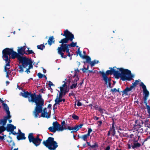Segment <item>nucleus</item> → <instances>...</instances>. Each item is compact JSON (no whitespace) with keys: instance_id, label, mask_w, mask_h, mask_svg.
Returning <instances> with one entry per match:
<instances>
[{"instance_id":"obj_45","label":"nucleus","mask_w":150,"mask_h":150,"mask_svg":"<svg viewBox=\"0 0 150 150\" xmlns=\"http://www.w3.org/2000/svg\"><path fill=\"white\" fill-rule=\"evenodd\" d=\"M28 50H27V52H28V53H27V54H35V53L32 50H29V48H27Z\"/></svg>"},{"instance_id":"obj_31","label":"nucleus","mask_w":150,"mask_h":150,"mask_svg":"<svg viewBox=\"0 0 150 150\" xmlns=\"http://www.w3.org/2000/svg\"><path fill=\"white\" fill-rule=\"evenodd\" d=\"M6 113L7 115L4 117L5 118V119L7 121V120L8 119H10L11 118V116L10 115V112H7Z\"/></svg>"},{"instance_id":"obj_25","label":"nucleus","mask_w":150,"mask_h":150,"mask_svg":"<svg viewBox=\"0 0 150 150\" xmlns=\"http://www.w3.org/2000/svg\"><path fill=\"white\" fill-rule=\"evenodd\" d=\"M141 145L138 142L134 143L133 144V145L132 146V147L133 149H134L135 148H137L138 147H140Z\"/></svg>"},{"instance_id":"obj_32","label":"nucleus","mask_w":150,"mask_h":150,"mask_svg":"<svg viewBox=\"0 0 150 150\" xmlns=\"http://www.w3.org/2000/svg\"><path fill=\"white\" fill-rule=\"evenodd\" d=\"M5 131V127L3 126H0V134L2 133V132Z\"/></svg>"},{"instance_id":"obj_7","label":"nucleus","mask_w":150,"mask_h":150,"mask_svg":"<svg viewBox=\"0 0 150 150\" xmlns=\"http://www.w3.org/2000/svg\"><path fill=\"white\" fill-rule=\"evenodd\" d=\"M99 73L102 75L103 79L104 81L105 84L107 85L109 82L111 81V78L108 77V76L110 74L108 73L107 71H106L105 73L103 71H99Z\"/></svg>"},{"instance_id":"obj_18","label":"nucleus","mask_w":150,"mask_h":150,"mask_svg":"<svg viewBox=\"0 0 150 150\" xmlns=\"http://www.w3.org/2000/svg\"><path fill=\"white\" fill-rule=\"evenodd\" d=\"M134 129H139L142 127L140 122L138 120L135 121V124L134 125Z\"/></svg>"},{"instance_id":"obj_42","label":"nucleus","mask_w":150,"mask_h":150,"mask_svg":"<svg viewBox=\"0 0 150 150\" xmlns=\"http://www.w3.org/2000/svg\"><path fill=\"white\" fill-rule=\"evenodd\" d=\"M37 76H38L39 79L42 78L43 76H45V75L43 74L40 73H38L37 74Z\"/></svg>"},{"instance_id":"obj_54","label":"nucleus","mask_w":150,"mask_h":150,"mask_svg":"<svg viewBox=\"0 0 150 150\" xmlns=\"http://www.w3.org/2000/svg\"><path fill=\"white\" fill-rule=\"evenodd\" d=\"M65 87L67 88V83H64V84L62 85V86L60 87V89H64V88Z\"/></svg>"},{"instance_id":"obj_49","label":"nucleus","mask_w":150,"mask_h":150,"mask_svg":"<svg viewBox=\"0 0 150 150\" xmlns=\"http://www.w3.org/2000/svg\"><path fill=\"white\" fill-rule=\"evenodd\" d=\"M139 82V81L138 80H136L134 82L132 83V85L135 87L138 84Z\"/></svg>"},{"instance_id":"obj_9","label":"nucleus","mask_w":150,"mask_h":150,"mask_svg":"<svg viewBox=\"0 0 150 150\" xmlns=\"http://www.w3.org/2000/svg\"><path fill=\"white\" fill-rule=\"evenodd\" d=\"M11 55V57L12 59H14L16 58L18 61L19 60L22 56L19 55L18 52L17 53L16 52L14 51L13 49L12 50Z\"/></svg>"},{"instance_id":"obj_34","label":"nucleus","mask_w":150,"mask_h":150,"mask_svg":"<svg viewBox=\"0 0 150 150\" xmlns=\"http://www.w3.org/2000/svg\"><path fill=\"white\" fill-rule=\"evenodd\" d=\"M112 127H110V129L109 130L110 131H112V130L115 129V127L114 126V125L115 124V122L114 121V120L113 119H112Z\"/></svg>"},{"instance_id":"obj_58","label":"nucleus","mask_w":150,"mask_h":150,"mask_svg":"<svg viewBox=\"0 0 150 150\" xmlns=\"http://www.w3.org/2000/svg\"><path fill=\"white\" fill-rule=\"evenodd\" d=\"M98 110L101 113H102V114H103V113H104V112H103V110H104L101 108H99L98 109Z\"/></svg>"},{"instance_id":"obj_44","label":"nucleus","mask_w":150,"mask_h":150,"mask_svg":"<svg viewBox=\"0 0 150 150\" xmlns=\"http://www.w3.org/2000/svg\"><path fill=\"white\" fill-rule=\"evenodd\" d=\"M67 125H64L63 126H61V129L60 130V131H62L64 129H67Z\"/></svg>"},{"instance_id":"obj_64","label":"nucleus","mask_w":150,"mask_h":150,"mask_svg":"<svg viewBox=\"0 0 150 150\" xmlns=\"http://www.w3.org/2000/svg\"><path fill=\"white\" fill-rule=\"evenodd\" d=\"M48 85L49 86L50 88H51V86H54V85L53 84L52 82L50 81H49Z\"/></svg>"},{"instance_id":"obj_62","label":"nucleus","mask_w":150,"mask_h":150,"mask_svg":"<svg viewBox=\"0 0 150 150\" xmlns=\"http://www.w3.org/2000/svg\"><path fill=\"white\" fill-rule=\"evenodd\" d=\"M13 134L14 135H15L16 134H18V133H16L15 132H14V130H13V131L11 132L10 133H9V134Z\"/></svg>"},{"instance_id":"obj_36","label":"nucleus","mask_w":150,"mask_h":150,"mask_svg":"<svg viewBox=\"0 0 150 150\" xmlns=\"http://www.w3.org/2000/svg\"><path fill=\"white\" fill-rule=\"evenodd\" d=\"M48 129L50 130V131L52 132L55 133L56 132V131L54 129L53 127H50L48 128Z\"/></svg>"},{"instance_id":"obj_53","label":"nucleus","mask_w":150,"mask_h":150,"mask_svg":"<svg viewBox=\"0 0 150 150\" xmlns=\"http://www.w3.org/2000/svg\"><path fill=\"white\" fill-rule=\"evenodd\" d=\"M7 66H6V64L4 67V71L6 72H8L7 70H9L10 69V68H8L7 67Z\"/></svg>"},{"instance_id":"obj_12","label":"nucleus","mask_w":150,"mask_h":150,"mask_svg":"<svg viewBox=\"0 0 150 150\" xmlns=\"http://www.w3.org/2000/svg\"><path fill=\"white\" fill-rule=\"evenodd\" d=\"M28 139L29 142H32L36 146H38L40 145L42 140V139L37 140L29 138H28Z\"/></svg>"},{"instance_id":"obj_38","label":"nucleus","mask_w":150,"mask_h":150,"mask_svg":"<svg viewBox=\"0 0 150 150\" xmlns=\"http://www.w3.org/2000/svg\"><path fill=\"white\" fill-rule=\"evenodd\" d=\"M77 44V42H71V43L70 44H68L69 45V47H74L76 46V45Z\"/></svg>"},{"instance_id":"obj_60","label":"nucleus","mask_w":150,"mask_h":150,"mask_svg":"<svg viewBox=\"0 0 150 150\" xmlns=\"http://www.w3.org/2000/svg\"><path fill=\"white\" fill-rule=\"evenodd\" d=\"M88 55H82V54L81 55V56L80 57H81L83 59H86L87 57H88Z\"/></svg>"},{"instance_id":"obj_6","label":"nucleus","mask_w":150,"mask_h":150,"mask_svg":"<svg viewBox=\"0 0 150 150\" xmlns=\"http://www.w3.org/2000/svg\"><path fill=\"white\" fill-rule=\"evenodd\" d=\"M19 61V63L22 64V66L24 68H27L28 67L30 68L33 66V62L31 59H29L26 57L22 56Z\"/></svg>"},{"instance_id":"obj_33","label":"nucleus","mask_w":150,"mask_h":150,"mask_svg":"<svg viewBox=\"0 0 150 150\" xmlns=\"http://www.w3.org/2000/svg\"><path fill=\"white\" fill-rule=\"evenodd\" d=\"M37 47L38 49L42 50L45 47V46L43 44H41L37 46Z\"/></svg>"},{"instance_id":"obj_52","label":"nucleus","mask_w":150,"mask_h":150,"mask_svg":"<svg viewBox=\"0 0 150 150\" xmlns=\"http://www.w3.org/2000/svg\"><path fill=\"white\" fill-rule=\"evenodd\" d=\"M132 143H131L129 141L128 142V143L127 144V145L128 146V149H130L131 148V145H132Z\"/></svg>"},{"instance_id":"obj_3","label":"nucleus","mask_w":150,"mask_h":150,"mask_svg":"<svg viewBox=\"0 0 150 150\" xmlns=\"http://www.w3.org/2000/svg\"><path fill=\"white\" fill-rule=\"evenodd\" d=\"M54 138L49 137L46 140L44 141L42 144L50 150H54L58 146L57 145V143L54 140Z\"/></svg>"},{"instance_id":"obj_59","label":"nucleus","mask_w":150,"mask_h":150,"mask_svg":"<svg viewBox=\"0 0 150 150\" xmlns=\"http://www.w3.org/2000/svg\"><path fill=\"white\" fill-rule=\"evenodd\" d=\"M67 129L69 130H74V127L68 126L67 127Z\"/></svg>"},{"instance_id":"obj_16","label":"nucleus","mask_w":150,"mask_h":150,"mask_svg":"<svg viewBox=\"0 0 150 150\" xmlns=\"http://www.w3.org/2000/svg\"><path fill=\"white\" fill-rule=\"evenodd\" d=\"M53 125L55 130L60 131L61 125L59 124L57 121L54 122L53 123Z\"/></svg>"},{"instance_id":"obj_57","label":"nucleus","mask_w":150,"mask_h":150,"mask_svg":"<svg viewBox=\"0 0 150 150\" xmlns=\"http://www.w3.org/2000/svg\"><path fill=\"white\" fill-rule=\"evenodd\" d=\"M57 104L56 103H55L54 105L53 106V110L54 111H55V109H57V106H56Z\"/></svg>"},{"instance_id":"obj_26","label":"nucleus","mask_w":150,"mask_h":150,"mask_svg":"<svg viewBox=\"0 0 150 150\" xmlns=\"http://www.w3.org/2000/svg\"><path fill=\"white\" fill-rule=\"evenodd\" d=\"M8 137L10 139V140H7V142H8L9 144L11 143H12V146H15V143L13 141L12 138L10 136H8Z\"/></svg>"},{"instance_id":"obj_46","label":"nucleus","mask_w":150,"mask_h":150,"mask_svg":"<svg viewBox=\"0 0 150 150\" xmlns=\"http://www.w3.org/2000/svg\"><path fill=\"white\" fill-rule=\"evenodd\" d=\"M79 78L78 77V75L76 76V78L74 80L72 81V82L73 83H77V82L79 80Z\"/></svg>"},{"instance_id":"obj_55","label":"nucleus","mask_w":150,"mask_h":150,"mask_svg":"<svg viewBox=\"0 0 150 150\" xmlns=\"http://www.w3.org/2000/svg\"><path fill=\"white\" fill-rule=\"evenodd\" d=\"M97 123L98 124V126L100 127L102 124V122L101 120L98 121L97 122Z\"/></svg>"},{"instance_id":"obj_19","label":"nucleus","mask_w":150,"mask_h":150,"mask_svg":"<svg viewBox=\"0 0 150 150\" xmlns=\"http://www.w3.org/2000/svg\"><path fill=\"white\" fill-rule=\"evenodd\" d=\"M2 57L3 58H5L4 60L6 63V66H10V63L11 62V60H10L11 57H8V56H6V57L2 56Z\"/></svg>"},{"instance_id":"obj_47","label":"nucleus","mask_w":150,"mask_h":150,"mask_svg":"<svg viewBox=\"0 0 150 150\" xmlns=\"http://www.w3.org/2000/svg\"><path fill=\"white\" fill-rule=\"evenodd\" d=\"M88 137L85 135L82 136L81 138L84 141H87Z\"/></svg>"},{"instance_id":"obj_30","label":"nucleus","mask_w":150,"mask_h":150,"mask_svg":"<svg viewBox=\"0 0 150 150\" xmlns=\"http://www.w3.org/2000/svg\"><path fill=\"white\" fill-rule=\"evenodd\" d=\"M91 58L89 56H88L87 58L86 59V61L83 62V63L85 64L86 63H87L90 64L91 62Z\"/></svg>"},{"instance_id":"obj_17","label":"nucleus","mask_w":150,"mask_h":150,"mask_svg":"<svg viewBox=\"0 0 150 150\" xmlns=\"http://www.w3.org/2000/svg\"><path fill=\"white\" fill-rule=\"evenodd\" d=\"M26 138L25 136V134L22 132H19L17 136V139L18 140H25Z\"/></svg>"},{"instance_id":"obj_1","label":"nucleus","mask_w":150,"mask_h":150,"mask_svg":"<svg viewBox=\"0 0 150 150\" xmlns=\"http://www.w3.org/2000/svg\"><path fill=\"white\" fill-rule=\"evenodd\" d=\"M109 70L107 71L108 73L110 75L113 74L117 79L120 77L122 81H130L134 77L131 71L127 69H125L122 68H117L116 67H109Z\"/></svg>"},{"instance_id":"obj_37","label":"nucleus","mask_w":150,"mask_h":150,"mask_svg":"<svg viewBox=\"0 0 150 150\" xmlns=\"http://www.w3.org/2000/svg\"><path fill=\"white\" fill-rule=\"evenodd\" d=\"M72 117L74 120H78L79 119V117L74 114H72Z\"/></svg>"},{"instance_id":"obj_21","label":"nucleus","mask_w":150,"mask_h":150,"mask_svg":"<svg viewBox=\"0 0 150 150\" xmlns=\"http://www.w3.org/2000/svg\"><path fill=\"white\" fill-rule=\"evenodd\" d=\"M28 138H31L33 139H35L37 140L41 139L39 138L38 135H37L36 137H35L33 135V133H30L29 134Z\"/></svg>"},{"instance_id":"obj_8","label":"nucleus","mask_w":150,"mask_h":150,"mask_svg":"<svg viewBox=\"0 0 150 150\" xmlns=\"http://www.w3.org/2000/svg\"><path fill=\"white\" fill-rule=\"evenodd\" d=\"M21 94L23 97L28 98V100H29V99H32L33 93H32L31 92H29L27 91H24L23 92H21Z\"/></svg>"},{"instance_id":"obj_43","label":"nucleus","mask_w":150,"mask_h":150,"mask_svg":"<svg viewBox=\"0 0 150 150\" xmlns=\"http://www.w3.org/2000/svg\"><path fill=\"white\" fill-rule=\"evenodd\" d=\"M19 68L20 69V70H19V72H23V66H22V65H19Z\"/></svg>"},{"instance_id":"obj_5","label":"nucleus","mask_w":150,"mask_h":150,"mask_svg":"<svg viewBox=\"0 0 150 150\" xmlns=\"http://www.w3.org/2000/svg\"><path fill=\"white\" fill-rule=\"evenodd\" d=\"M60 47H58L57 50L58 54L61 55V57L62 58H65L67 57V55L64 56L63 52H68L69 51V45L68 44H65V45L61 44L59 45Z\"/></svg>"},{"instance_id":"obj_48","label":"nucleus","mask_w":150,"mask_h":150,"mask_svg":"<svg viewBox=\"0 0 150 150\" xmlns=\"http://www.w3.org/2000/svg\"><path fill=\"white\" fill-rule=\"evenodd\" d=\"M75 71L74 72V75L72 76L73 78H74L77 75V71L78 72H79V70L78 69H75Z\"/></svg>"},{"instance_id":"obj_4","label":"nucleus","mask_w":150,"mask_h":150,"mask_svg":"<svg viewBox=\"0 0 150 150\" xmlns=\"http://www.w3.org/2000/svg\"><path fill=\"white\" fill-rule=\"evenodd\" d=\"M64 36H65V38L61 39L59 42V43H62L61 44H67L69 40L72 41L73 39L74 38V35L67 30H66L64 31Z\"/></svg>"},{"instance_id":"obj_41","label":"nucleus","mask_w":150,"mask_h":150,"mask_svg":"<svg viewBox=\"0 0 150 150\" xmlns=\"http://www.w3.org/2000/svg\"><path fill=\"white\" fill-rule=\"evenodd\" d=\"M33 66L31 68H29V67H28L27 68H25L26 69V70L25 71V72H26L27 74H28L30 72V69H32L33 68Z\"/></svg>"},{"instance_id":"obj_20","label":"nucleus","mask_w":150,"mask_h":150,"mask_svg":"<svg viewBox=\"0 0 150 150\" xmlns=\"http://www.w3.org/2000/svg\"><path fill=\"white\" fill-rule=\"evenodd\" d=\"M55 40L53 36H51L49 38L47 42L49 45L51 46L52 43H54Z\"/></svg>"},{"instance_id":"obj_35","label":"nucleus","mask_w":150,"mask_h":150,"mask_svg":"<svg viewBox=\"0 0 150 150\" xmlns=\"http://www.w3.org/2000/svg\"><path fill=\"white\" fill-rule=\"evenodd\" d=\"M77 83H74L70 86V89H72L73 88H75L77 87Z\"/></svg>"},{"instance_id":"obj_63","label":"nucleus","mask_w":150,"mask_h":150,"mask_svg":"<svg viewBox=\"0 0 150 150\" xmlns=\"http://www.w3.org/2000/svg\"><path fill=\"white\" fill-rule=\"evenodd\" d=\"M135 87L132 85L129 88L128 87V89L129 91H131Z\"/></svg>"},{"instance_id":"obj_56","label":"nucleus","mask_w":150,"mask_h":150,"mask_svg":"<svg viewBox=\"0 0 150 150\" xmlns=\"http://www.w3.org/2000/svg\"><path fill=\"white\" fill-rule=\"evenodd\" d=\"M64 95H66L67 93L69 91V89H67L66 88L65 89H64Z\"/></svg>"},{"instance_id":"obj_14","label":"nucleus","mask_w":150,"mask_h":150,"mask_svg":"<svg viewBox=\"0 0 150 150\" xmlns=\"http://www.w3.org/2000/svg\"><path fill=\"white\" fill-rule=\"evenodd\" d=\"M16 127L14 126L13 125L8 124L6 127H5V130H6L8 132H11L16 129Z\"/></svg>"},{"instance_id":"obj_15","label":"nucleus","mask_w":150,"mask_h":150,"mask_svg":"<svg viewBox=\"0 0 150 150\" xmlns=\"http://www.w3.org/2000/svg\"><path fill=\"white\" fill-rule=\"evenodd\" d=\"M140 86H142L143 90L144 95H149V92L147 90L146 86L144 84L143 82H141Z\"/></svg>"},{"instance_id":"obj_2","label":"nucleus","mask_w":150,"mask_h":150,"mask_svg":"<svg viewBox=\"0 0 150 150\" xmlns=\"http://www.w3.org/2000/svg\"><path fill=\"white\" fill-rule=\"evenodd\" d=\"M30 102L35 103L36 106L33 111V114L35 117H40L39 113L42 111V106L44 105V100L42 98L40 93L37 96L35 93H33L32 98L29 99Z\"/></svg>"},{"instance_id":"obj_27","label":"nucleus","mask_w":150,"mask_h":150,"mask_svg":"<svg viewBox=\"0 0 150 150\" xmlns=\"http://www.w3.org/2000/svg\"><path fill=\"white\" fill-rule=\"evenodd\" d=\"M99 62V61L97 60L96 61L95 60L91 62L90 64L91 67H93L95 64H98Z\"/></svg>"},{"instance_id":"obj_22","label":"nucleus","mask_w":150,"mask_h":150,"mask_svg":"<svg viewBox=\"0 0 150 150\" xmlns=\"http://www.w3.org/2000/svg\"><path fill=\"white\" fill-rule=\"evenodd\" d=\"M7 121L4 117L2 119H1L0 120V125H2V126H5L7 123Z\"/></svg>"},{"instance_id":"obj_24","label":"nucleus","mask_w":150,"mask_h":150,"mask_svg":"<svg viewBox=\"0 0 150 150\" xmlns=\"http://www.w3.org/2000/svg\"><path fill=\"white\" fill-rule=\"evenodd\" d=\"M2 104L3 106L4 110L6 111V112H10L9 107L6 104L3 103Z\"/></svg>"},{"instance_id":"obj_50","label":"nucleus","mask_w":150,"mask_h":150,"mask_svg":"<svg viewBox=\"0 0 150 150\" xmlns=\"http://www.w3.org/2000/svg\"><path fill=\"white\" fill-rule=\"evenodd\" d=\"M80 129L79 125H76L74 127V130H76L77 131L79 130Z\"/></svg>"},{"instance_id":"obj_29","label":"nucleus","mask_w":150,"mask_h":150,"mask_svg":"<svg viewBox=\"0 0 150 150\" xmlns=\"http://www.w3.org/2000/svg\"><path fill=\"white\" fill-rule=\"evenodd\" d=\"M144 104H145L146 105H147L146 100H147L148 98V97L149 95H144Z\"/></svg>"},{"instance_id":"obj_13","label":"nucleus","mask_w":150,"mask_h":150,"mask_svg":"<svg viewBox=\"0 0 150 150\" xmlns=\"http://www.w3.org/2000/svg\"><path fill=\"white\" fill-rule=\"evenodd\" d=\"M26 47V46H23V47H18V52L19 55L22 56L24 54H27V53H26L25 51Z\"/></svg>"},{"instance_id":"obj_51","label":"nucleus","mask_w":150,"mask_h":150,"mask_svg":"<svg viewBox=\"0 0 150 150\" xmlns=\"http://www.w3.org/2000/svg\"><path fill=\"white\" fill-rule=\"evenodd\" d=\"M98 147V144L96 143H95L94 144L91 145V147L92 148H93L95 147Z\"/></svg>"},{"instance_id":"obj_61","label":"nucleus","mask_w":150,"mask_h":150,"mask_svg":"<svg viewBox=\"0 0 150 150\" xmlns=\"http://www.w3.org/2000/svg\"><path fill=\"white\" fill-rule=\"evenodd\" d=\"M111 131H112V136H114L115 135L116 133L115 129H112Z\"/></svg>"},{"instance_id":"obj_10","label":"nucleus","mask_w":150,"mask_h":150,"mask_svg":"<svg viewBox=\"0 0 150 150\" xmlns=\"http://www.w3.org/2000/svg\"><path fill=\"white\" fill-rule=\"evenodd\" d=\"M12 48H6L2 50V56H8V55H11V53L12 52Z\"/></svg>"},{"instance_id":"obj_23","label":"nucleus","mask_w":150,"mask_h":150,"mask_svg":"<svg viewBox=\"0 0 150 150\" xmlns=\"http://www.w3.org/2000/svg\"><path fill=\"white\" fill-rule=\"evenodd\" d=\"M130 91H129L128 89V87H127L124 90L121 91L120 92L122 93V95L124 94H125V95H128V93Z\"/></svg>"},{"instance_id":"obj_40","label":"nucleus","mask_w":150,"mask_h":150,"mask_svg":"<svg viewBox=\"0 0 150 150\" xmlns=\"http://www.w3.org/2000/svg\"><path fill=\"white\" fill-rule=\"evenodd\" d=\"M112 94L114 95L115 93L117 92V90L116 88H114L112 89H111L110 91Z\"/></svg>"},{"instance_id":"obj_11","label":"nucleus","mask_w":150,"mask_h":150,"mask_svg":"<svg viewBox=\"0 0 150 150\" xmlns=\"http://www.w3.org/2000/svg\"><path fill=\"white\" fill-rule=\"evenodd\" d=\"M40 113H42L40 115V117H45L47 118H50V113L49 114L48 112L47 111V108H44L42 112Z\"/></svg>"},{"instance_id":"obj_28","label":"nucleus","mask_w":150,"mask_h":150,"mask_svg":"<svg viewBox=\"0 0 150 150\" xmlns=\"http://www.w3.org/2000/svg\"><path fill=\"white\" fill-rule=\"evenodd\" d=\"M55 102L56 103L59 104V103L62 102V99L61 98H58V94H57L56 98L55 100Z\"/></svg>"},{"instance_id":"obj_39","label":"nucleus","mask_w":150,"mask_h":150,"mask_svg":"<svg viewBox=\"0 0 150 150\" xmlns=\"http://www.w3.org/2000/svg\"><path fill=\"white\" fill-rule=\"evenodd\" d=\"M138 138L137 139H136V138H137V137L135 136V137H134V138L132 140V141L134 143L137 142H138V140H139V139L140 137V136H138Z\"/></svg>"}]
</instances>
